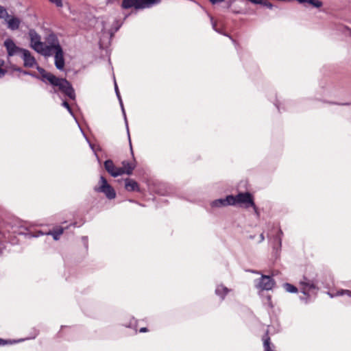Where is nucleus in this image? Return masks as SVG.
<instances>
[{"label": "nucleus", "mask_w": 351, "mask_h": 351, "mask_svg": "<svg viewBox=\"0 0 351 351\" xmlns=\"http://www.w3.org/2000/svg\"><path fill=\"white\" fill-rule=\"evenodd\" d=\"M29 37L30 47L34 50L45 57L53 56L56 69L59 71L64 70L65 65L64 51L56 34H49L44 43L41 41L40 35L36 31L30 29Z\"/></svg>", "instance_id": "f257e3e1"}, {"label": "nucleus", "mask_w": 351, "mask_h": 351, "mask_svg": "<svg viewBox=\"0 0 351 351\" xmlns=\"http://www.w3.org/2000/svg\"><path fill=\"white\" fill-rule=\"evenodd\" d=\"M37 70L42 76V80L47 83H49L53 88V92L60 91L70 99L74 100L75 99V93L73 88L69 82L64 78H59L53 74L47 72L44 69L37 66Z\"/></svg>", "instance_id": "f03ea898"}, {"label": "nucleus", "mask_w": 351, "mask_h": 351, "mask_svg": "<svg viewBox=\"0 0 351 351\" xmlns=\"http://www.w3.org/2000/svg\"><path fill=\"white\" fill-rule=\"evenodd\" d=\"M300 291L303 294L300 300L308 303L309 298L319 289V274L315 271L306 272L298 281Z\"/></svg>", "instance_id": "7ed1b4c3"}, {"label": "nucleus", "mask_w": 351, "mask_h": 351, "mask_svg": "<svg viewBox=\"0 0 351 351\" xmlns=\"http://www.w3.org/2000/svg\"><path fill=\"white\" fill-rule=\"evenodd\" d=\"M160 2L161 0H123L121 7L123 9L143 10L151 8Z\"/></svg>", "instance_id": "20e7f679"}, {"label": "nucleus", "mask_w": 351, "mask_h": 351, "mask_svg": "<svg viewBox=\"0 0 351 351\" xmlns=\"http://www.w3.org/2000/svg\"><path fill=\"white\" fill-rule=\"evenodd\" d=\"M101 34L100 36L101 45L110 43L114 33L119 29L121 25L119 23H100Z\"/></svg>", "instance_id": "39448f33"}, {"label": "nucleus", "mask_w": 351, "mask_h": 351, "mask_svg": "<svg viewBox=\"0 0 351 351\" xmlns=\"http://www.w3.org/2000/svg\"><path fill=\"white\" fill-rule=\"evenodd\" d=\"M229 196L232 198L231 206H239L248 208L250 207V205H254L253 196L248 192L239 193L236 195H229Z\"/></svg>", "instance_id": "423d86ee"}, {"label": "nucleus", "mask_w": 351, "mask_h": 351, "mask_svg": "<svg viewBox=\"0 0 351 351\" xmlns=\"http://www.w3.org/2000/svg\"><path fill=\"white\" fill-rule=\"evenodd\" d=\"M254 285L261 295L263 291L272 290L276 285V282L272 276L261 274L260 278L254 280Z\"/></svg>", "instance_id": "0eeeda50"}, {"label": "nucleus", "mask_w": 351, "mask_h": 351, "mask_svg": "<svg viewBox=\"0 0 351 351\" xmlns=\"http://www.w3.org/2000/svg\"><path fill=\"white\" fill-rule=\"evenodd\" d=\"M94 191L104 193L109 199H112L116 197L115 191L108 183L106 179L104 176L100 177L98 185L94 187Z\"/></svg>", "instance_id": "6e6552de"}, {"label": "nucleus", "mask_w": 351, "mask_h": 351, "mask_svg": "<svg viewBox=\"0 0 351 351\" xmlns=\"http://www.w3.org/2000/svg\"><path fill=\"white\" fill-rule=\"evenodd\" d=\"M233 293V289L227 287L223 283L217 284L215 289V294L221 301H223L226 298Z\"/></svg>", "instance_id": "1a4fd4ad"}, {"label": "nucleus", "mask_w": 351, "mask_h": 351, "mask_svg": "<svg viewBox=\"0 0 351 351\" xmlns=\"http://www.w3.org/2000/svg\"><path fill=\"white\" fill-rule=\"evenodd\" d=\"M104 167L107 172L114 178L123 174V171L121 168L116 167L112 160H106L104 162Z\"/></svg>", "instance_id": "9d476101"}, {"label": "nucleus", "mask_w": 351, "mask_h": 351, "mask_svg": "<svg viewBox=\"0 0 351 351\" xmlns=\"http://www.w3.org/2000/svg\"><path fill=\"white\" fill-rule=\"evenodd\" d=\"M21 56L25 67L33 68L37 64L36 59L29 51L24 49L21 53Z\"/></svg>", "instance_id": "9b49d317"}, {"label": "nucleus", "mask_w": 351, "mask_h": 351, "mask_svg": "<svg viewBox=\"0 0 351 351\" xmlns=\"http://www.w3.org/2000/svg\"><path fill=\"white\" fill-rule=\"evenodd\" d=\"M4 46L5 47L8 54L9 56L20 54L24 49L17 47L15 43L11 39H6L4 41Z\"/></svg>", "instance_id": "f8f14e48"}, {"label": "nucleus", "mask_w": 351, "mask_h": 351, "mask_svg": "<svg viewBox=\"0 0 351 351\" xmlns=\"http://www.w3.org/2000/svg\"><path fill=\"white\" fill-rule=\"evenodd\" d=\"M232 198L229 195H227L225 198H220L215 199L210 203V206L212 208H220L228 206H231Z\"/></svg>", "instance_id": "ddd939ff"}, {"label": "nucleus", "mask_w": 351, "mask_h": 351, "mask_svg": "<svg viewBox=\"0 0 351 351\" xmlns=\"http://www.w3.org/2000/svg\"><path fill=\"white\" fill-rule=\"evenodd\" d=\"M0 19H3L4 22H20L12 12L9 13L7 9L2 5H0Z\"/></svg>", "instance_id": "4468645a"}, {"label": "nucleus", "mask_w": 351, "mask_h": 351, "mask_svg": "<svg viewBox=\"0 0 351 351\" xmlns=\"http://www.w3.org/2000/svg\"><path fill=\"white\" fill-rule=\"evenodd\" d=\"M282 235L283 232L282 230L279 229L276 235L274 238L275 243L273 245V251L276 256L279 255L281 250Z\"/></svg>", "instance_id": "2eb2a0df"}, {"label": "nucleus", "mask_w": 351, "mask_h": 351, "mask_svg": "<svg viewBox=\"0 0 351 351\" xmlns=\"http://www.w3.org/2000/svg\"><path fill=\"white\" fill-rule=\"evenodd\" d=\"M125 182V189L128 191H140V187L137 182L131 178H126Z\"/></svg>", "instance_id": "dca6fc26"}, {"label": "nucleus", "mask_w": 351, "mask_h": 351, "mask_svg": "<svg viewBox=\"0 0 351 351\" xmlns=\"http://www.w3.org/2000/svg\"><path fill=\"white\" fill-rule=\"evenodd\" d=\"M122 167H120L121 169L123 171V174L131 175L133 172V170L136 167L135 161L129 162L127 160H124L122 162Z\"/></svg>", "instance_id": "f3484780"}, {"label": "nucleus", "mask_w": 351, "mask_h": 351, "mask_svg": "<svg viewBox=\"0 0 351 351\" xmlns=\"http://www.w3.org/2000/svg\"><path fill=\"white\" fill-rule=\"evenodd\" d=\"M264 351H276V346L271 343L270 337L267 335L263 337Z\"/></svg>", "instance_id": "a211bd4d"}, {"label": "nucleus", "mask_w": 351, "mask_h": 351, "mask_svg": "<svg viewBox=\"0 0 351 351\" xmlns=\"http://www.w3.org/2000/svg\"><path fill=\"white\" fill-rule=\"evenodd\" d=\"M212 27L216 32L228 36L224 23H212Z\"/></svg>", "instance_id": "6ab92c4d"}, {"label": "nucleus", "mask_w": 351, "mask_h": 351, "mask_svg": "<svg viewBox=\"0 0 351 351\" xmlns=\"http://www.w3.org/2000/svg\"><path fill=\"white\" fill-rule=\"evenodd\" d=\"M280 331V326L278 324H276V325L271 324L270 326H268L265 335H267L269 337V335H275V334L279 332Z\"/></svg>", "instance_id": "aec40b11"}, {"label": "nucleus", "mask_w": 351, "mask_h": 351, "mask_svg": "<svg viewBox=\"0 0 351 351\" xmlns=\"http://www.w3.org/2000/svg\"><path fill=\"white\" fill-rule=\"evenodd\" d=\"M63 232H64V228L60 227V228L54 229L51 231L48 232L47 233V234L51 235L54 240L58 241L60 239V236L63 234Z\"/></svg>", "instance_id": "412c9836"}, {"label": "nucleus", "mask_w": 351, "mask_h": 351, "mask_svg": "<svg viewBox=\"0 0 351 351\" xmlns=\"http://www.w3.org/2000/svg\"><path fill=\"white\" fill-rule=\"evenodd\" d=\"M282 287L286 292L290 293H297L300 290L297 287L288 282L284 283L282 285Z\"/></svg>", "instance_id": "4be33fe9"}, {"label": "nucleus", "mask_w": 351, "mask_h": 351, "mask_svg": "<svg viewBox=\"0 0 351 351\" xmlns=\"http://www.w3.org/2000/svg\"><path fill=\"white\" fill-rule=\"evenodd\" d=\"M117 97L119 99V103H120V106L121 107V110H122V112H123V116H124L125 121V123H126L127 130H128V132L129 133L128 126V123H127V119H126V114H125V110H124V108H123V102H122V99H121L120 93L119 94H117ZM128 137H130L129 134H128ZM129 140H130V145L131 152H132V154H133L132 149V144H131V141H130V138H129Z\"/></svg>", "instance_id": "5701e85b"}, {"label": "nucleus", "mask_w": 351, "mask_h": 351, "mask_svg": "<svg viewBox=\"0 0 351 351\" xmlns=\"http://www.w3.org/2000/svg\"><path fill=\"white\" fill-rule=\"evenodd\" d=\"M27 339H16V340H9V341H7V340H4L3 339H0V346H4V345H6V344H14V343H20V342H22L25 340H26Z\"/></svg>", "instance_id": "b1692460"}, {"label": "nucleus", "mask_w": 351, "mask_h": 351, "mask_svg": "<svg viewBox=\"0 0 351 351\" xmlns=\"http://www.w3.org/2000/svg\"><path fill=\"white\" fill-rule=\"evenodd\" d=\"M123 325L127 328H136L137 326L136 320L134 317H131L129 322H125Z\"/></svg>", "instance_id": "393cba45"}, {"label": "nucleus", "mask_w": 351, "mask_h": 351, "mask_svg": "<svg viewBox=\"0 0 351 351\" xmlns=\"http://www.w3.org/2000/svg\"><path fill=\"white\" fill-rule=\"evenodd\" d=\"M77 125L82 133V134L84 135V136L85 137L86 141L88 142V143L89 144V146L90 147V149L93 151L97 159L99 160V157H98V155L97 154V153L95 152V148H94V145L89 141V140L88 139V138L86 137V136L85 135L84 132H83L82 129L80 128V124L77 123Z\"/></svg>", "instance_id": "a878e982"}, {"label": "nucleus", "mask_w": 351, "mask_h": 351, "mask_svg": "<svg viewBox=\"0 0 351 351\" xmlns=\"http://www.w3.org/2000/svg\"><path fill=\"white\" fill-rule=\"evenodd\" d=\"M62 106H64V108H66L67 109L68 112L71 114V115L72 117H74L75 121L77 123V121L76 118L75 117L73 112L69 104H68V102L64 101L62 102Z\"/></svg>", "instance_id": "bb28decb"}, {"label": "nucleus", "mask_w": 351, "mask_h": 351, "mask_svg": "<svg viewBox=\"0 0 351 351\" xmlns=\"http://www.w3.org/2000/svg\"><path fill=\"white\" fill-rule=\"evenodd\" d=\"M328 295L330 298L344 295V289L338 290L335 293H328Z\"/></svg>", "instance_id": "cd10ccee"}, {"label": "nucleus", "mask_w": 351, "mask_h": 351, "mask_svg": "<svg viewBox=\"0 0 351 351\" xmlns=\"http://www.w3.org/2000/svg\"><path fill=\"white\" fill-rule=\"evenodd\" d=\"M261 5L270 10L274 8V5L268 0L262 1V3Z\"/></svg>", "instance_id": "c85d7f7f"}, {"label": "nucleus", "mask_w": 351, "mask_h": 351, "mask_svg": "<svg viewBox=\"0 0 351 351\" xmlns=\"http://www.w3.org/2000/svg\"><path fill=\"white\" fill-rule=\"evenodd\" d=\"M250 207H252L253 208L254 214L256 215V216L257 217H259L260 213H259L258 208H257V206H256L254 202V205H250Z\"/></svg>", "instance_id": "c756f323"}, {"label": "nucleus", "mask_w": 351, "mask_h": 351, "mask_svg": "<svg viewBox=\"0 0 351 351\" xmlns=\"http://www.w3.org/2000/svg\"><path fill=\"white\" fill-rule=\"evenodd\" d=\"M52 3H54L57 7H62V0H49Z\"/></svg>", "instance_id": "7c9ffc66"}, {"label": "nucleus", "mask_w": 351, "mask_h": 351, "mask_svg": "<svg viewBox=\"0 0 351 351\" xmlns=\"http://www.w3.org/2000/svg\"><path fill=\"white\" fill-rule=\"evenodd\" d=\"M8 28L14 30V29H16L19 28V23H8Z\"/></svg>", "instance_id": "2f4dec72"}, {"label": "nucleus", "mask_w": 351, "mask_h": 351, "mask_svg": "<svg viewBox=\"0 0 351 351\" xmlns=\"http://www.w3.org/2000/svg\"><path fill=\"white\" fill-rule=\"evenodd\" d=\"M274 104L275 106L276 107V108L278 109V110L280 111V110H281V108H280V105H281L280 101L278 99H276L275 100V101H274Z\"/></svg>", "instance_id": "473e14b6"}, {"label": "nucleus", "mask_w": 351, "mask_h": 351, "mask_svg": "<svg viewBox=\"0 0 351 351\" xmlns=\"http://www.w3.org/2000/svg\"><path fill=\"white\" fill-rule=\"evenodd\" d=\"M267 304L268 305V306H269L270 308H272L273 304H272V302L271 300V295H268L267 296Z\"/></svg>", "instance_id": "72a5a7b5"}, {"label": "nucleus", "mask_w": 351, "mask_h": 351, "mask_svg": "<svg viewBox=\"0 0 351 351\" xmlns=\"http://www.w3.org/2000/svg\"><path fill=\"white\" fill-rule=\"evenodd\" d=\"M82 243H83L84 245L85 246V247H88V238H87V237H82Z\"/></svg>", "instance_id": "f704fd0d"}, {"label": "nucleus", "mask_w": 351, "mask_h": 351, "mask_svg": "<svg viewBox=\"0 0 351 351\" xmlns=\"http://www.w3.org/2000/svg\"><path fill=\"white\" fill-rule=\"evenodd\" d=\"M344 295H346L348 297L351 298V291L348 290V289H344Z\"/></svg>", "instance_id": "c9c22d12"}, {"label": "nucleus", "mask_w": 351, "mask_h": 351, "mask_svg": "<svg viewBox=\"0 0 351 351\" xmlns=\"http://www.w3.org/2000/svg\"><path fill=\"white\" fill-rule=\"evenodd\" d=\"M264 240H265L264 234H263V233H261V234H260V237H259V241H258V242H259V243H261V242H263Z\"/></svg>", "instance_id": "e433bc0d"}, {"label": "nucleus", "mask_w": 351, "mask_h": 351, "mask_svg": "<svg viewBox=\"0 0 351 351\" xmlns=\"http://www.w3.org/2000/svg\"><path fill=\"white\" fill-rule=\"evenodd\" d=\"M5 73V71L0 67V78L4 76Z\"/></svg>", "instance_id": "4c0bfd02"}, {"label": "nucleus", "mask_w": 351, "mask_h": 351, "mask_svg": "<svg viewBox=\"0 0 351 351\" xmlns=\"http://www.w3.org/2000/svg\"><path fill=\"white\" fill-rule=\"evenodd\" d=\"M114 89H115V92H116V95L117 94H119V89H118V86L117 85V83L114 82Z\"/></svg>", "instance_id": "58836bf2"}, {"label": "nucleus", "mask_w": 351, "mask_h": 351, "mask_svg": "<svg viewBox=\"0 0 351 351\" xmlns=\"http://www.w3.org/2000/svg\"><path fill=\"white\" fill-rule=\"evenodd\" d=\"M147 328H145V327L141 328H140V330H139V332H147Z\"/></svg>", "instance_id": "ea45409f"}, {"label": "nucleus", "mask_w": 351, "mask_h": 351, "mask_svg": "<svg viewBox=\"0 0 351 351\" xmlns=\"http://www.w3.org/2000/svg\"><path fill=\"white\" fill-rule=\"evenodd\" d=\"M44 234L42 232H38V234H36V235H34V237H39L40 235H43Z\"/></svg>", "instance_id": "a19ab883"}, {"label": "nucleus", "mask_w": 351, "mask_h": 351, "mask_svg": "<svg viewBox=\"0 0 351 351\" xmlns=\"http://www.w3.org/2000/svg\"><path fill=\"white\" fill-rule=\"evenodd\" d=\"M252 273H254V274H260V271H254V270H252L250 271Z\"/></svg>", "instance_id": "79ce46f5"}, {"label": "nucleus", "mask_w": 351, "mask_h": 351, "mask_svg": "<svg viewBox=\"0 0 351 351\" xmlns=\"http://www.w3.org/2000/svg\"><path fill=\"white\" fill-rule=\"evenodd\" d=\"M345 28H346V30L348 32L347 34H351V30L349 28H348V27H345Z\"/></svg>", "instance_id": "37998d69"}]
</instances>
